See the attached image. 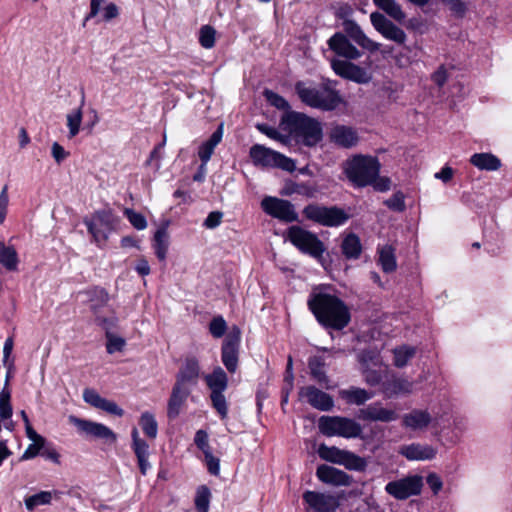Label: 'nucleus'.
Wrapping results in <instances>:
<instances>
[{
	"mask_svg": "<svg viewBox=\"0 0 512 512\" xmlns=\"http://www.w3.org/2000/svg\"><path fill=\"white\" fill-rule=\"evenodd\" d=\"M330 290V285L314 287L308 296L307 307L322 328L341 331L351 322V312L348 305Z\"/></svg>",
	"mask_w": 512,
	"mask_h": 512,
	"instance_id": "f257e3e1",
	"label": "nucleus"
},
{
	"mask_svg": "<svg viewBox=\"0 0 512 512\" xmlns=\"http://www.w3.org/2000/svg\"><path fill=\"white\" fill-rule=\"evenodd\" d=\"M284 129L297 142L307 147L316 146L323 138L320 121L297 111H288L281 120Z\"/></svg>",
	"mask_w": 512,
	"mask_h": 512,
	"instance_id": "f03ea898",
	"label": "nucleus"
},
{
	"mask_svg": "<svg viewBox=\"0 0 512 512\" xmlns=\"http://www.w3.org/2000/svg\"><path fill=\"white\" fill-rule=\"evenodd\" d=\"M295 91L302 103L322 111H333L342 102L339 91L332 88L329 82L320 86H308L305 82L298 81Z\"/></svg>",
	"mask_w": 512,
	"mask_h": 512,
	"instance_id": "7ed1b4c3",
	"label": "nucleus"
},
{
	"mask_svg": "<svg viewBox=\"0 0 512 512\" xmlns=\"http://www.w3.org/2000/svg\"><path fill=\"white\" fill-rule=\"evenodd\" d=\"M344 172L348 180L358 188L372 185L380 173V163L376 157L356 155L346 162Z\"/></svg>",
	"mask_w": 512,
	"mask_h": 512,
	"instance_id": "20e7f679",
	"label": "nucleus"
},
{
	"mask_svg": "<svg viewBox=\"0 0 512 512\" xmlns=\"http://www.w3.org/2000/svg\"><path fill=\"white\" fill-rule=\"evenodd\" d=\"M83 223L93 242L99 247L107 242L110 234L115 231L119 218L111 209L96 210L90 217H85Z\"/></svg>",
	"mask_w": 512,
	"mask_h": 512,
	"instance_id": "39448f33",
	"label": "nucleus"
},
{
	"mask_svg": "<svg viewBox=\"0 0 512 512\" xmlns=\"http://www.w3.org/2000/svg\"><path fill=\"white\" fill-rule=\"evenodd\" d=\"M286 240L302 254L321 260L326 250L324 243L317 234L301 226L292 225L286 230Z\"/></svg>",
	"mask_w": 512,
	"mask_h": 512,
	"instance_id": "423d86ee",
	"label": "nucleus"
},
{
	"mask_svg": "<svg viewBox=\"0 0 512 512\" xmlns=\"http://www.w3.org/2000/svg\"><path fill=\"white\" fill-rule=\"evenodd\" d=\"M302 214L306 220L325 227L342 226L350 218V215L341 207L325 206L318 203L306 205Z\"/></svg>",
	"mask_w": 512,
	"mask_h": 512,
	"instance_id": "0eeeda50",
	"label": "nucleus"
},
{
	"mask_svg": "<svg viewBox=\"0 0 512 512\" xmlns=\"http://www.w3.org/2000/svg\"><path fill=\"white\" fill-rule=\"evenodd\" d=\"M204 381L210 390L209 398L212 407L219 414L221 419L228 415V403L224 395L228 388V375L222 367L216 366L211 373L204 375Z\"/></svg>",
	"mask_w": 512,
	"mask_h": 512,
	"instance_id": "6e6552de",
	"label": "nucleus"
},
{
	"mask_svg": "<svg viewBox=\"0 0 512 512\" xmlns=\"http://www.w3.org/2000/svg\"><path fill=\"white\" fill-rule=\"evenodd\" d=\"M318 428L323 435L347 439L361 437L363 432L362 426L355 419L343 416H321Z\"/></svg>",
	"mask_w": 512,
	"mask_h": 512,
	"instance_id": "1a4fd4ad",
	"label": "nucleus"
},
{
	"mask_svg": "<svg viewBox=\"0 0 512 512\" xmlns=\"http://www.w3.org/2000/svg\"><path fill=\"white\" fill-rule=\"evenodd\" d=\"M69 422L74 425L82 436L101 440L106 445H114L117 435L106 425L91 420L78 418L74 415L69 416Z\"/></svg>",
	"mask_w": 512,
	"mask_h": 512,
	"instance_id": "9d476101",
	"label": "nucleus"
},
{
	"mask_svg": "<svg viewBox=\"0 0 512 512\" xmlns=\"http://www.w3.org/2000/svg\"><path fill=\"white\" fill-rule=\"evenodd\" d=\"M262 210L272 218L284 223L298 221V213L294 205L285 199L274 196H265L261 201Z\"/></svg>",
	"mask_w": 512,
	"mask_h": 512,
	"instance_id": "9b49d317",
	"label": "nucleus"
},
{
	"mask_svg": "<svg viewBox=\"0 0 512 512\" xmlns=\"http://www.w3.org/2000/svg\"><path fill=\"white\" fill-rule=\"evenodd\" d=\"M240 342L241 331L237 326H233L224 338L221 346V361L231 374L235 373L238 369Z\"/></svg>",
	"mask_w": 512,
	"mask_h": 512,
	"instance_id": "f8f14e48",
	"label": "nucleus"
},
{
	"mask_svg": "<svg viewBox=\"0 0 512 512\" xmlns=\"http://www.w3.org/2000/svg\"><path fill=\"white\" fill-rule=\"evenodd\" d=\"M422 487V477L419 475H412L388 482L385 486V491L397 500H406L411 496L419 495Z\"/></svg>",
	"mask_w": 512,
	"mask_h": 512,
	"instance_id": "ddd939ff",
	"label": "nucleus"
},
{
	"mask_svg": "<svg viewBox=\"0 0 512 512\" xmlns=\"http://www.w3.org/2000/svg\"><path fill=\"white\" fill-rule=\"evenodd\" d=\"M321 459L342 465L348 470L362 471L367 463L362 458L348 450H318Z\"/></svg>",
	"mask_w": 512,
	"mask_h": 512,
	"instance_id": "4468645a",
	"label": "nucleus"
},
{
	"mask_svg": "<svg viewBox=\"0 0 512 512\" xmlns=\"http://www.w3.org/2000/svg\"><path fill=\"white\" fill-rule=\"evenodd\" d=\"M370 21L374 29L384 38L394 41L399 45H403L407 39L403 29L394 24L384 14L380 12H372Z\"/></svg>",
	"mask_w": 512,
	"mask_h": 512,
	"instance_id": "2eb2a0df",
	"label": "nucleus"
},
{
	"mask_svg": "<svg viewBox=\"0 0 512 512\" xmlns=\"http://www.w3.org/2000/svg\"><path fill=\"white\" fill-rule=\"evenodd\" d=\"M303 500L309 506L307 512H334L340 507V497L329 493L308 490Z\"/></svg>",
	"mask_w": 512,
	"mask_h": 512,
	"instance_id": "dca6fc26",
	"label": "nucleus"
},
{
	"mask_svg": "<svg viewBox=\"0 0 512 512\" xmlns=\"http://www.w3.org/2000/svg\"><path fill=\"white\" fill-rule=\"evenodd\" d=\"M331 68L334 73L343 79L353 81L358 84H366L371 77L366 70L349 60L332 59Z\"/></svg>",
	"mask_w": 512,
	"mask_h": 512,
	"instance_id": "f3484780",
	"label": "nucleus"
},
{
	"mask_svg": "<svg viewBox=\"0 0 512 512\" xmlns=\"http://www.w3.org/2000/svg\"><path fill=\"white\" fill-rule=\"evenodd\" d=\"M300 399L319 411H330L334 407V400L331 395L318 389L316 386H303L298 392Z\"/></svg>",
	"mask_w": 512,
	"mask_h": 512,
	"instance_id": "a211bd4d",
	"label": "nucleus"
},
{
	"mask_svg": "<svg viewBox=\"0 0 512 512\" xmlns=\"http://www.w3.org/2000/svg\"><path fill=\"white\" fill-rule=\"evenodd\" d=\"M328 47L337 56L346 60H357L362 53L351 43L343 32L334 33L327 41Z\"/></svg>",
	"mask_w": 512,
	"mask_h": 512,
	"instance_id": "6ab92c4d",
	"label": "nucleus"
},
{
	"mask_svg": "<svg viewBox=\"0 0 512 512\" xmlns=\"http://www.w3.org/2000/svg\"><path fill=\"white\" fill-rule=\"evenodd\" d=\"M200 371L198 359L194 356L187 357L176 374L175 383L192 389L198 384Z\"/></svg>",
	"mask_w": 512,
	"mask_h": 512,
	"instance_id": "aec40b11",
	"label": "nucleus"
},
{
	"mask_svg": "<svg viewBox=\"0 0 512 512\" xmlns=\"http://www.w3.org/2000/svg\"><path fill=\"white\" fill-rule=\"evenodd\" d=\"M83 400L92 407L103 410L110 415L117 417L124 415V410L115 401L102 397L92 388H85L83 390Z\"/></svg>",
	"mask_w": 512,
	"mask_h": 512,
	"instance_id": "412c9836",
	"label": "nucleus"
},
{
	"mask_svg": "<svg viewBox=\"0 0 512 512\" xmlns=\"http://www.w3.org/2000/svg\"><path fill=\"white\" fill-rule=\"evenodd\" d=\"M342 28L348 39L352 40L363 49L371 53L379 50L380 44L367 37L356 21L342 22Z\"/></svg>",
	"mask_w": 512,
	"mask_h": 512,
	"instance_id": "4be33fe9",
	"label": "nucleus"
},
{
	"mask_svg": "<svg viewBox=\"0 0 512 512\" xmlns=\"http://www.w3.org/2000/svg\"><path fill=\"white\" fill-rule=\"evenodd\" d=\"M191 392L190 387L174 383L167 402V417L169 420H175L180 415Z\"/></svg>",
	"mask_w": 512,
	"mask_h": 512,
	"instance_id": "5701e85b",
	"label": "nucleus"
},
{
	"mask_svg": "<svg viewBox=\"0 0 512 512\" xmlns=\"http://www.w3.org/2000/svg\"><path fill=\"white\" fill-rule=\"evenodd\" d=\"M357 418L363 421L391 422L397 419V413L393 409L384 408L380 402H375L359 409Z\"/></svg>",
	"mask_w": 512,
	"mask_h": 512,
	"instance_id": "b1692460",
	"label": "nucleus"
},
{
	"mask_svg": "<svg viewBox=\"0 0 512 512\" xmlns=\"http://www.w3.org/2000/svg\"><path fill=\"white\" fill-rule=\"evenodd\" d=\"M329 138L336 146L349 149L357 145L359 136L357 131L346 125H335L329 132Z\"/></svg>",
	"mask_w": 512,
	"mask_h": 512,
	"instance_id": "393cba45",
	"label": "nucleus"
},
{
	"mask_svg": "<svg viewBox=\"0 0 512 512\" xmlns=\"http://www.w3.org/2000/svg\"><path fill=\"white\" fill-rule=\"evenodd\" d=\"M316 476L321 482L332 486H349L352 483L350 475L326 464L318 466Z\"/></svg>",
	"mask_w": 512,
	"mask_h": 512,
	"instance_id": "a878e982",
	"label": "nucleus"
},
{
	"mask_svg": "<svg viewBox=\"0 0 512 512\" xmlns=\"http://www.w3.org/2000/svg\"><path fill=\"white\" fill-rule=\"evenodd\" d=\"M308 368L311 378L321 387L330 389V379L326 372V360L324 356L313 355L308 358Z\"/></svg>",
	"mask_w": 512,
	"mask_h": 512,
	"instance_id": "bb28decb",
	"label": "nucleus"
},
{
	"mask_svg": "<svg viewBox=\"0 0 512 512\" xmlns=\"http://www.w3.org/2000/svg\"><path fill=\"white\" fill-rule=\"evenodd\" d=\"M223 137V123H221L212 135L198 148V157L201 161V169H204L214 153V149L221 142Z\"/></svg>",
	"mask_w": 512,
	"mask_h": 512,
	"instance_id": "cd10ccee",
	"label": "nucleus"
},
{
	"mask_svg": "<svg viewBox=\"0 0 512 512\" xmlns=\"http://www.w3.org/2000/svg\"><path fill=\"white\" fill-rule=\"evenodd\" d=\"M341 253L346 260H358L363 252V246L360 237L350 232L343 236L340 245Z\"/></svg>",
	"mask_w": 512,
	"mask_h": 512,
	"instance_id": "c85d7f7f",
	"label": "nucleus"
},
{
	"mask_svg": "<svg viewBox=\"0 0 512 512\" xmlns=\"http://www.w3.org/2000/svg\"><path fill=\"white\" fill-rule=\"evenodd\" d=\"M277 153L263 145L255 144L250 148L249 156L255 166L273 168Z\"/></svg>",
	"mask_w": 512,
	"mask_h": 512,
	"instance_id": "c756f323",
	"label": "nucleus"
},
{
	"mask_svg": "<svg viewBox=\"0 0 512 512\" xmlns=\"http://www.w3.org/2000/svg\"><path fill=\"white\" fill-rule=\"evenodd\" d=\"M412 390V383L402 377H392L382 383L383 393L391 398L399 394H407Z\"/></svg>",
	"mask_w": 512,
	"mask_h": 512,
	"instance_id": "7c9ffc66",
	"label": "nucleus"
},
{
	"mask_svg": "<svg viewBox=\"0 0 512 512\" xmlns=\"http://www.w3.org/2000/svg\"><path fill=\"white\" fill-rule=\"evenodd\" d=\"M86 294L88 295L89 308L93 315L102 312V308H104L109 301L108 291L105 288L95 286L87 290Z\"/></svg>",
	"mask_w": 512,
	"mask_h": 512,
	"instance_id": "2f4dec72",
	"label": "nucleus"
},
{
	"mask_svg": "<svg viewBox=\"0 0 512 512\" xmlns=\"http://www.w3.org/2000/svg\"><path fill=\"white\" fill-rule=\"evenodd\" d=\"M431 422V415L426 410L414 409L403 417V424L413 430L423 429Z\"/></svg>",
	"mask_w": 512,
	"mask_h": 512,
	"instance_id": "473e14b6",
	"label": "nucleus"
},
{
	"mask_svg": "<svg viewBox=\"0 0 512 512\" xmlns=\"http://www.w3.org/2000/svg\"><path fill=\"white\" fill-rule=\"evenodd\" d=\"M470 163L480 170L496 171L501 167V160L492 153H474Z\"/></svg>",
	"mask_w": 512,
	"mask_h": 512,
	"instance_id": "72a5a7b5",
	"label": "nucleus"
},
{
	"mask_svg": "<svg viewBox=\"0 0 512 512\" xmlns=\"http://www.w3.org/2000/svg\"><path fill=\"white\" fill-rule=\"evenodd\" d=\"M317 189L308 183H297L292 180L285 182L283 188L280 191L281 196H291L292 194H298L308 198L315 196Z\"/></svg>",
	"mask_w": 512,
	"mask_h": 512,
	"instance_id": "f704fd0d",
	"label": "nucleus"
},
{
	"mask_svg": "<svg viewBox=\"0 0 512 512\" xmlns=\"http://www.w3.org/2000/svg\"><path fill=\"white\" fill-rule=\"evenodd\" d=\"M373 3L399 24L404 23L406 14L396 0H373Z\"/></svg>",
	"mask_w": 512,
	"mask_h": 512,
	"instance_id": "c9c22d12",
	"label": "nucleus"
},
{
	"mask_svg": "<svg viewBox=\"0 0 512 512\" xmlns=\"http://www.w3.org/2000/svg\"><path fill=\"white\" fill-rule=\"evenodd\" d=\"M152 247L158 260L160 262H165L169 247V236L165 227H160L156 230L153 237Z\"/></svg>",
	"mask_w": 512,
	"mask_h": 512,
	"instance_id": "e433bc0d",
	"label": "nucleus"
},
{
	"mask_svg": "<svg viewBox=\"0 0 512 512\" xmlns=\"http://www.w3.org/2000/svg\"><path fill=\"white\" fill-rule=\"evenodd\" d=\"M340 397L349 405H363L366 401L372 398V394L363 388L350 387L339 392Z\"/></svg>",
	"mask_w": 512,
	"mask_h": 512,
	"instance_id": "4c0bfd02",
	"label": "nucleus"
},
{
	"mask_svg": "<svg viewBox=\"0 0 512 512\" xmlns=\"http://www.w3.org/2000/svg\"><path fill=\"white\" fill-rule=\"evenodd\" d=\"M19 258L16 249L12 245H5L0 240V265L7 271H16L18 268Z\"/></svg>",
	"mask_w": 512,
	"mask_h": 512,
	"instance_id": "58836bf2",
	"label": "nucleus"
},
{
	"mask_svg": "<svg viewBox=\"0 0 512 512\" xmlns=\"http://www.w3.org/2000/svg\"><path fill=\"white\" fill-rule=\"evenodd\" d=\"M379 264L383 272L392 273L397 268L395 250L391 245H385L379 249Z\"/></svg>",
	"mask_w": 512,
	"mask_h": 512,
	"instance_id": "ea45409f",
	"label": "nucleus"
},
{
	"mask_svg": "<svg viewBox=\"0 0 512 512\" xmlns=\"http://www.w3.org/2000/svg\"><path fill=\"white\" fill-rule=\"evenodd\" d=\"M9 373L6 375V380L2 391L0 392V419L2 421L12 417V405L10 402L11 391L9 389Z\"/></svg>",
	"mask_w": 512,
	"mask_h": 512,
	"instance_id": "a19ab883",
	"label": "nucleus"
},
{
	"mask_svg": "<svg viewBox=\"0 0 512 512\" xmlns=\"http://www.w3.org/2000/svg\"><path fill=\"white\" fill-rule=\"evenodd\" d=\"M60 494L61 492L59 491H41L27 497L25 499V506L28 510H33L37 506L50 504L53 496L59 497Z\"/></svg>",
	"mask_w": 512,
	"mask_h": 512,
	"instance_id": "79ce46f5",
	"label": "nucleus"
},
{
	"mask_svg": "<svg viewBox=\"0 0 512 512\" xmlns=\"http://www.w3.org/2000/svg\"><path fill=\"white\" fill-rule=\"evenodd\" d=\"M84 103L85 97L83 95L80 107L67 114V127L69 129L68 136L70 139L75 137L80 131V126L83 118L82 107L84 106Z\"/></svg>",
	"mask_w": 512,
	"mask_h": 512,
	"instance_id": "37998d69",
	"label": "nucleus"
},
{
	"mask_svg": "<svg viewBox=\"0 0 512 512\" xmlns=\"http://www.w3.org/2000/svg\"><path fill=\"white\" fill-rule=\"evenodd\" d=\"M139 426L141 427L145 436L154 439L158 433V423L153 413L145 411L141 414L139 419Z\"/></svg>",
	"mask_w": 512,
	"mask_h": 512,
	"instance_id": "c03bdc74",
	"label": "nucleus"
},
{
	"mask_svg": "<svg viewBox=\"0 0 512 512\" xmlns=\"http://www.w3.org/2000/svg\"><path fill=\"white\" fill-rule=\"evenodd\" d=\"M36 456H41L45 460L60 464V454L57 450H25L20 460H29Z\"/></svg>",
	"mask_w": 512,
	"mask_h": 512,
	"instance_id": "a18cd8bd",
	"label": "nucleus"
},
{
	"mask_svg": "<svg viewBox=\"0 0 512 512\" xmlns=\"http://www.w3.org/2000/svg\"><path fill=\"white\" fill-rule=\"evenodd\" d=\"M263 95L266 99V101L273 107L284 110V111H290V104L289 102L280 94L270 90L265 89L263 92Z\"/></svg>",
	"mask_w": 512,
	"mask_h": 512,
	"instance_id": "49530a36",
	"label": "nucleus"
},
{
	"mask_svg": "<svg viewBox=\"0 0 512 512\" xmlns=\"http://www.w3.org/2000/svg\"><path fill=\"white\" fill-rule=\"evenodd\" d=\"M415 355V348L404 346L394 350V365L403 368L408 361Z\"/></svg>",
	"mask_w": 512,
	"mask_h": 512,
	"instance_id": "de8ad7c7",
	"label": "nucleus"
},
{
	"mask_svg": "<svg viewBox=\"0 0 512 512\" xmlns=\"http://www.w3.org/2000/svg\"><path fill=\"white\" fill-rule=\"evenodd\" d=\"M216 30L210 25H204L199 31V43L205 49H211L215 46Z\"/></svg>",
	"mask_w": 512,
	"mask_h": 512,
	"instance_id": "09e8293b",
	"label": "nucleus"
},
{
	"mask_svg": "<svg viewBox=\"0 0 512 512\" xmlns=\"http://www.w3.org/2000/svg\"><path fill=\"white\" fill-rule=\"evenodd\" d=\"M210 496V490L206 486H201L198 488L195 497V506L199 512H208Z\"/></svg>",
	"mask_w": 512,
	"mask_h": 512,
	"instance_id": "8fccbe9b",
	"label": "nucleus"
},
{
	"mask_svg": "<svg viewBox=\"0 0 512 512\" xmlns=\"http://www.w3.org/2000/svg\"><path fill=\"white\" fill-rule=\"evenodd\" d=\"M123 213L135 229L144 230L147 227V220L143 214L131 208H125Z\"/></svg>",
	"mask_w": 512,
	"mask_h": 512,
	"instance_id": "3c124183",
	"label": "nucleus"
},
{
	"mask_svg": "<svg viewBox=\"0 0 512 512\" xmlns=\"http://www.w3.org/2000/svg\"><path fill=\"white\" fill-rule=\"evenodd\" d=\"M384 205L395 212H403L406 209L405 195L401 191L395 192L389 199L384 201Z\"/></svg>",
	"mask_w": 512,
	"mask_h": 512,
	"instance_id": "603ef678",
	"label": "nucleus"
},
{
	"mask_svg": "<svg viewBox=\"0 0 512 512\" xmlns=\"http://www.w3.org/2000/svg\"><path fill=\"white\" fill-rule=\"evenodd\" d=\"M227 330L225 319L219 315L214 317L209 323V332L214 338H221Z\"/></svg>",
	"mask_w": 512,
	"mask_h": 512,
	"instance_id": "864d4df0",
	"label": "nucleus"
},
{
	"mask_svg": "<svg viewBox=\"0 0 512 512\" xmlns=\"http://www.w3.org/2000/svg\"><path fill=\"white\" fill-rule=\"evenodd\" d=\"M204 462L210 474L218 476L220 473V458L215 456L211 450L204 451Z\"/></svg>",
	"mask_w": 512,
	"mask_h": 512,
	"instance_id": "5fc2aeb1",
	"label": "nucleus"
},
{
	"mask_svg": "<svg viewBox=\"0 0 512 512\" xmlns=\"http://www.w3.org/2000/svg\"><path fill=\"white\" fill-rule=\"evenodd\" d=\"M95 323L105 330L106 334L111 333V330L117 326L118 318L113 315L111 317H105L102 312L95 314Z\"/></svg>",
	"mask_w": 512,
	"mask_h": 512,
	"instance_id": "6e6d98bb",
	"label": "nucleus"
},
{
	"mask_svg": "<svg viewBox=\"0 0 512 512\" xmlns=\"http://www.w3.org/2000/svg\"><path fill=\"white\" fill-rule=\"evenodd\" d=\"M408 460H430L435 457L436 450H401Z\"/></svg>",
	"mask_w": 512,
	"mask_h": 512,
	"instance_id": "4d7b16f0",
	"label": "nucleus"
},
{
	"mask_svg": "<svg viewBox=\"0 0 512 512\" xmlns=\"http://www.w3.org/2000/svg\"><path fill=\"white\" fill-rule=\"evenodd\" d=\"M106 338V350L109 354L122 351L125 347L126 342L122 337L114 336L112 333H107Z\"/></svg>",
	"mask_w": 512,
	"mask_h": 512,
	"instance_id": "13d9d810",
	"label": "nucleus"
},
{
	"mask_svg": "<svg viewBox=\"0 0 512 512\" xmlns=\"http://www.w3.org/2000/svg\"><path fill=\"white\" fill-rule=\"evenodd\" d=\"M442 4L447 6L451 13L456 17L462 18L466 11V3L462 0H441Z\"/></svg>",
	"mask_w": 512,
	"mask_h": 512,
	"instance_id": "bf43d9fd",
	"label": "nucleus"
},
{
	"mask_svg": "<svg viewBox=\"0 0 512 512\" xmlns=\"http://www.w3.org/2000/svg\"><path fill=\"white\" fill-rule=\"evenodd\" d=\"M273 168H280L287 172H294L296 169V162L293 159L278 152Z\"/></svg>",
	"mask_w": 512,
	"mask_h": 512,
	"instance_id": "052dcab7",
	"label": "nucleus"
},
{
	"mask_svg": "<svg viewBox=\"0 0 512 512\" xmlns=\"http://www.w3.org/2000/svg\"><path fill=\"white\" fill-rule=\"evenodd\" d=\"M363 376L365 382L370 386H377L384 382L382 373L378 370L370 369L369 367L363 369Z\"/></svg>",
	"mask_w": 512,
	"mask_h": 512,
	"instance_id": "680f3d73",
	"label": "nucleus"
},
{
	"mask_svg": "<svg viewBox=\"0 0 512 512\" xmlns=\"http://www.w3.org/2000/svg\"><path fill=\"white\" fill-rule=\"evenodd\" d=\"M353 15V8L349 3H341L334 10V16L342 22L351 21Z\"/></svg>",
	"mask_w": 512,
	"mask_h": 512,
	"instance_id": "e2e57ef3",
	"label": "nucleus"
},
{
	"mask_svg": "<svg viewBox=\"0 0 512 512\" xmlns=\"http://www.w3.org/2000/svg\"><path fill=\"white\" fill-rule=\"evenodd\" d=\"M26 434L32 441L27 448H44L45 438L39 435L30 424L26 426Z\"/></svg>",
	"mask_w": 512,
	"mask_h": 512,
	"instance_id": "0e129e2a",
	"label": "nucleus"
},
{
	"mask_svg": "<svg viewBox=\"0 0 512 512\" xmlns=\"http://www.w3.org/2000/svg\"><path fill=\"white\" fill-rule=\"evenodd\" d=\"M223 215L224 214L221 211L210 212L204 220L203 226L207 229H215L221 224Z\"/></svg>",
	"mask_w": 512,
	"mask_h": 512,
	"instance_id": "69168bd1",
	"label": "nucleus"
},
{
	"mask_svg": "<svg viewBox=\"0 0 512 512\" xmlns=\"http://www.w3.org/2000/svg\"><path fill=\"white\" fill-rule=\"evenodd\" d=\"M405 27L408 30L423 33V29L425 28V21L421 17H412L408 20H404Z\"/></svg>",
	"mask_w": 512,
	"mask_h": 512,
	"instance_id": "338daca9",
	"label": "nucleus"
},
{
	"mask_svg": "<svg viewBox=\"0 0 512 512\" xmlns=\"http://www.w3.org/2000/svg\"><path fill=\"white\" fill-rule=\"evenodd\" d=\"M51 154L57 164L62 163L69 156V152L65 151L58 142L52 144Z\"/></svg>",
	"mask_w": 512,
	"mask_h": 512,
	"instance_id": "774afa93",
	"label": "nucleus"
}]
</instances>
